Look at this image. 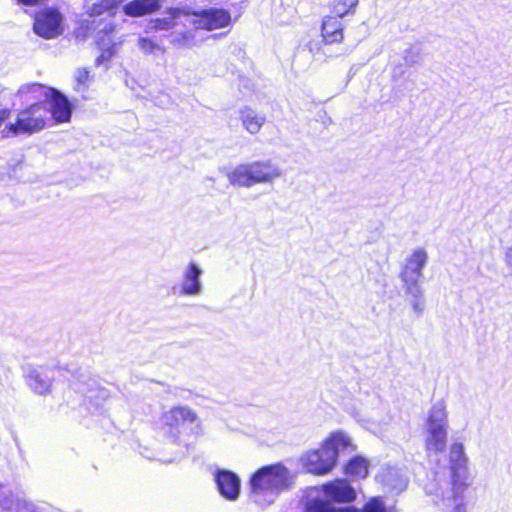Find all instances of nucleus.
<instances>
[{"label":"nucleus","instance_id":"1","mask_svg":"<svg viewBox=\"0 0 512 512\" xmlns=\"http://www.w3.org/2000/svg\"><path fill=\"white\" fill-rule=\"evenodd\" d=\"M469 458L465 453L464 444L453 442L449 447L448 466L443 476H448L450 490L441 498L442 509L446 512H467L464 493L470 486Z\"/></svg>","mask_w":512,"mask_h":512},{"label":"nucleus","instance_id":"2","mask_svg":"<svg viewBox=\"0 0 512 512\" xmlns=\"http://www.w3.org/2000/svg\"><path fill=\"white\" fill-rule=\"evenodd\" d=\"M294 484L293 473L281 463L263 466L250 478V498L261 507L271 505Z\"/></svg>","mask_w":512,"mask_h":512},{"label":"nucleus","instance_id":"3","mask_svg":"<svg viewBox=\"0 0 512 512\" xmlns=\"http://www.w3.org/2000/svg\"><path fill=\"white\" fill-rule=\"evenodd\" d=\"M349 448H352V443L348 435L343 432L332 433L321 448L305 455L304 466L310 473L326 474L336 465L338 455Z\"/></svg>","mask_w":512,"mask_h":512},{"label":"nucleus","instance_id":"4","mask_svg":"<svg viewBox=\"0 0 512 512\" xmlns=\"http://www.w3.org/2000/svg\"><path fill=\"white\" fill-rule=\"evenodd\" d=\"M448 413L443 400L436 401L428 412L425 425V449L427 453L445 451L448 440Z\"/></svg>","mask_w":512,"mask_h":512},{"label":"nucleus","instance_id":"5","mask_svg":"<svg viewBox=\"0 0 512 512\" xmlns=\"http://www.w3.org/2000/svg\"><path fill=\"white\" fill-rule=\"evenodd\" d=\"M47 119V107L44 102H35L21 110L14 123L5 126L1 131L3 138L19 135H31L44 129Z\"/></svg>","mask_w":512,"mask_h":512},{"label":"nucleus","instance_id":"6","mask_svg":"<svg viewBox=\"0 0 512 512\" xmlns=\"http://www.w3.org/2000/svg\"><path fill=\"white\" fill-rule=\"evenodd\" d=\"M374 409L355 410L353 418L365 429L374 434L381 433L392 420V417L382 403Z\"/></svg>","mask_w":512,"mask_h":512},{"label":"nucleus","instance_id":"7","mask_svg":"<svg viewBox=\"0 0 512 512\" xmlns=\"http://www.w3.org/2000/svg\"><path fill=\"white\" fill-rule=\"evenodd\" d=\"M62 20V15L59 11L47 8L36 15L33 28L39 36L51 39L62 34Z\"/></svg>","mask_w":512,"mask_h":512},{"label":"nucleus","instance_id":"8","mask_svg":"<svg viewBox=\"0 0 512 512\" xmlns=\"http://www.w3.org/2000/svg\"><path fill=\"white\" fill-rule=\"evenodd\" d=\"M203 270L196 262H189L182 273L179 287H174V293L180 296L197 297L203 292L201 277Z\"/></svg>","mask_w":512,"mask_h":512},{"label":"nucleus","instance_id":"9","mask_svg":"<svg viewBox=\"0 0 512 512\" xmlns=\"http://www.w3.org/2000/svg\"><path fill=\"white\" fill-rule=\"evenodd\" d=\"M27 386L38 395L51 393L53 371L42 366H28L24 373Z\"/></svg>","mask_w":512,"mask_h":512},{"label":"nucleus","instance_id":"10","mask_svg":"<svg viewBox=\"0 0 512 512\" xmlns=\"http://www.w3.org/2000/svg\"><path fill=\"white\" fill-rule=\"evenodd\" d=\"M0 512H41L31 500L20 497L7 486L0 483Z\"/></svg>","mask_w":512,"mask_h":512},{"label":"nucleus","instance_id":"11","mask_svg":"<svg viewBox=\"0 0 512 512\" xmlns=\"http://www.w3.org/2000/svg\"><path fill=\"white\" fill-rule=\"evenodd\" d=\"M231 21L230 13L224 9L210 8L195 14L193 26L195 29L212 31L228 26Z\"/></svg>","mask_w":512,"mask_h":512},{"label":"nucleus","instance_id":"12","mask_svg":"<svg viewBox=\"0 0 512 512\" xmlns=\"http://www.w3.org/2000/svg\"><path fill=\"white\" fill-rule=\"evenodd\" d=\"M214 481L222 497L228 501H236L241 490V480L237 474L230 470L218 469L214 474Z\"/></svg>","mask_w":512,"mask_h":512},{"label":"nucleus","instance_id":"13","mask_svg":"<svg viewBox=\"0 0 512 512\" xmlns=\"http://www.w3.org/2000/svg\"><path fill=\"white\" fill-rule=\"evenodd\" d=\"M428 253L424 248H417L406 258L402 267L401 280H421L423 270L428 263Z\"/></svg>","mask_w":512,"mask_h":512},{"label":"nucleus","instance_id":"14","mask_svg":"<svg viewBox=\"0 0 512 512\" xmlns=\"http://www.w3.org/2000/svg\"><path fill=\"white\" fill-rule=\"evenodd\" d=\"M96 37L98 45L103 50L102 54L97 58V63L100 64L103 60L109 59L113 55V50L110 47L112 43L111 34L115 30L113 16L103 17L95 25Z\"/></svg>","mask_w":512,"mask_h":512},{"label":"nucleus","instance_id":"15","mask_svg":"<svg viewBox=\"0 0 512 512\" xmlns=\"http://www.w3.org/2000/svg\"><path fill=\"white\" fill-rule=\"evenodd\" d=\"M45 105L47 113L50 112L52 118L57 123L69 122L72 115V106L67 97L54 89V94L48 96Z\"/></svg>","mask_w":512,"mask_h":512},{"label":"nucleus","instance_id":"16","mask_svg":"<svg viewBox=\"0 0 512 512\" xmlns=\"http://www.w3.org/2000/svg\"><path fill=\"white\" fill-rule=\"evenodd\" d=\"M322 490L327 498L338 503H349L355 500V489L344 479H336L323 485Z\"/></svg>","mask_w":512,"mask_h":512},{"label":"nucleus","instance_id":"17","mask_svg":"<svg viewBox=\"0 0 512 512\" xmlns=\"http://www.w3.org/2000/svg\"><path fill=\"white\" fill-rule=\"evenodd\" d=\"M251 165L255 185L272 184L283 175L281 168L269 160L253 161Z\"/></svg>","mask_w":512,"mask_h":512},{"label":"nucleus","instance_id":"18","mask_svg":"<svg viewBox=\"0 0 512 512\" xmlns=\"http://www.w3.org/2000/svg\"><path fill=\"white\" fill-rule=\"evenodd\" d=\"M162 420L164 425L168 426L172 431L173 429L178 430L185 423L193 424L197 422L198 417L189 407L179 406L165 412Z\"/></svg>","mask_w":512,"mask_h":512},{"label":"nucleus","instance_id":"19","mask_svg":"<svg viewBox=\"0 0 512 512\" xmlns=\"http://www.w3.org/2000/svg\"><path fill=\"white\" fill-rule=\"evenodd\" d=\"M342 17L326 16L321 25L322 41L325 44L341 43L344 39L343 25L340 21Z\"/></svg>","mask_w":512,"mask_h":512},{"label":"nucleus","instance_id":"20","mask_svg":"<svg viewBox=\"0 0 512 512\" xmlns=\"http://www.w3.org/2000/svg\"><path fill=\"white\" fill-rule=\"evenodd\" d=\"M54 94V88L44 86L39 83L24 84L18 91L16 96L23 102H46L48 96Z\"/></svg>","mask_w":512,"mask_h":512},{"label":"nucleus","instance_id":"21","mask_svg":"<svg viewBox=\"0 0 512 512\" xmlns=\"http://www.w3.org/2000/svg\"><path fill=\"white\" fill-rule=\"evenodd\" d=\"M229 183L233 186L251 188L255 186L251 162L236 165L226 172Z\"/></svg>","mask_w":512,"mask_h":512},{"label":"nucleus","instance_id":"22","mask_svg":"<svg viewBox=\"0 0 512 512\" xmlns=\"http://www.w3.org/2000/svg\"><path fill=\"white\" fill-rule=\"evenodd\" d=\"M380 482L388 489L396 492L403 491L407 486V476L402 469L387 467L378 475Z\"/></svg>","mask_w":512,"mask_h":512},{"label":"nucleus","instance_id":"23","mask_svg":"<svg viewBox=\"0 0 512 512\" xmlns=\"http://www.w3.org/2000/svg\"><path fill=\"white\" fill-rule=\"evenodd\" d=\"M160 8L158 0H132L123 6V12L130 17L151 14Z\"/></svg>","mask_w":512,"mask_h":512},{"label":"nucleus","instance_id":"24","mask_svg":"<svg viewBox=\"0 0 512 512\" xmlns=\"http://www.w3.org/2000/svg\"><path fill=\"white\" fill-rule=\"evenodd\" d=\"M240 120L243 127L251 134H256L260 131L266 121L264 115L256 113L249 107H244L240 110Z\"/></svg>","mask_w":512,"mask_h":512},{"label":"nucleus","instance_id":"25","mask_svg":"<svg viewBox=\"0 0 512 512\" xmlns=\"http://www.w3.org/2000/svg\"><path fill=\"white\" fill-rule=\"evenodd\" d=\"M121 0H101L94 3L86 10L89 17L95 18L104 15V17L113 16V11L118 7Z\"/></svg>","mask_w":512,"mask_h":512},{"label":"nucleus","instance_id":"26","mask_svg":"<svg viewBox=\"0 0 512 512\" xmlns=\"http://www.w3.org/2000/svg\"><path fill=\"white\" fill-rule=\"evenodd\" d=\"M306 512H358L354 507L335 508L329 502L315 499L306 506Z\"/></svg>","mask_w":512,"mask_h":512},{"label":"nucleus","instance_id":"27","mask_svg":"<svg viewBox=\"0 0 512 512\" xmlns=\"http://www.w3.org/2000/svg\"><path fill=\"white\" fill-rule=\"evenodd\" d=\"M345 472L354 478H365L368 474V463L362 457H354L346 465Z\"/></svg>","mask_w":512,"mask_h":512},{"label":"nucleus","instance_id":"28","mask_svg":"<svg viewBox=\"0 0 512 512\" xmlns=\"http://www.w3.org/2000/svg\"><path fill=\"white\" fill-rule=\"evenodd\" d=\"M358 3L359 0H334L332 4V12L337 17H345L355 12Z\"/></svg>","mask_w":512,"mask_h":512},{"label":"nucleus","instance_id":"29","mask_svg":"<svg viewBox=\"0 0 512 512\" xmlns=\"http://www.w3.org/2000/svg\"><path fill=\"white\" fill-rule=\"evenodd\" d=\"M170 43L177 47H192L195 45V35L191 31L174 32L170 35Z\"/></svg>","mask_w":512,"mask_h":512},{"label":"nucleus","instance_id":"30","mask_svg":"<svg viewBox=\"0 0 512 512\" xmlns=\"http://www.w3.org/2000/svg\"><path fill=\"white\" fill-rule=\"evenodd\" d=\"M137 45L145 55H157L165 52L163 47L148 37H139Z\"/></svg>","mask_w":512,"mask_h":512},{"label":"nucleus","instance_id":"31","mask_svg":"<svg viewBox=\"0 0 512 512\" xmlns=\"http://www.w3.org/2000/svg\"><path fill=\"white\" fill-rule=\"evenodd\" d=\"M402 282L408 299L425 296L420 285V280H402Z\"/></svg>","mask_w":512,"mask_h":512},{"label":"nucleus","instance_id":"32","mask_svg":"<svg viewBox=\"0 0 512 512\" xmlns=\"http://www.w3.org/2000/svg\"><path fill=\"white\" fill-rule=\"evenodd\" d=\"M409 305L412 309L413 314L416 317H421L426 310V298L425 296L408 299Z\"/></svg>","mask_w":512,"mask_h":512},{"label":"nucleus","instance_id":"33","mask_svg":"<svg viewBox=\"0 0 512 512\" xmlns=\"http://www.w3.org/2000/svg\"><path fill=\"white\" fill-rule=\"evenodd\" d=\"M154 30H170L174 27L175 22L172 17L156 18L150 22Z\"/></svg>","mask_w":512,"mask_h":512},{"label":"nucleus","instance_id":"34","mask_svg":"<svg viewBox=\"0 0 512 512\" xmlns=\"http://www.w3.org/2000/svg\"><path fill=\"white\" fill-rule=\"evenodd\" d=\"M88 78H89L88 70L78 69L75 73V79L77 82L75 89L78 91H83L87 86Z\"/></svg>","mask_w":512,"mask_h":512},{"label":"nucleus","instance_id":"35","mask_svg":"<svg viewBox=\"0 0 512 512\" xmlns=\"http://www.w3.org/2000/svg\"><path fill=\"white\" fill-rule=\"evenodd\" d=\"M362 512H385V507L379 498H372L366 503Z\"/></svg>","mask_w":512,"mask_h":512},{"label":"nucleus","instance_id":"36","mask_svg":"<svg viewBox=\"0 0 512 512\" xmlns=\"http://www.w3.org/2000/svg\"><path fill=\"white\" fill-rule=\"evenodd\" d=\"M404 59L408 65L417 64L419 61V51L413 48L406 50Z\"/></svg>","mask_w":512,"mask_h":512},{"label":"nucleus","instance_id":"37","mask_svg":"<svg viewBox=\"0 0 512 512\" xmlns=\"http://www.w3.org/2000/svg\"><path fill=\"white\" fill-rule=\"evenodd\" d=\"M504 263L509 272V275L512 276V246L505 249Z\"/></svg>","mask_w":512,"mask_h":512},{"label":"nucleus","instance_id":"38","mask_svg":"<svg viewBox=\"0 0 512 512\" xmlns=\"http://www.w3.org/2000/svg\"><path fill=\"white\" fill-rule=\"evenodd\" d=\"M19 3L24 5L33 6L38 4L41 0H17Z\"/></svg>","mask_w":512,"mask_h":512},{"label":"nucleus","instance_id":"39","mask_svg":"<svg viewBox=\"0 0 512 512\" xmlns=\"http://www.w3.org/2000/svg\"><path fill=\"white\" fill-rule=\"evenodd\" d=\"M307 46H308L309 50L312 52L317 47V43L311 41V42L308 43Z\"/></svg>","mask_w":512,"mask_h":512}]
</instances>
